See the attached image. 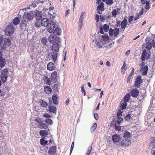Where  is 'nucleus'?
I'll return each instance as SVG.
<instances>
[{"label": "nucleus", "mask_w": 155, "mask_h": 155, "mask_svg": "<svg viewBox=\"0 0 155 155\" xmlns=\"http://www.w3.org/2000/svg\"><path fill=\"white\" fill-rule=\"evenodd\" d=\"M41 25L44 27H46L48 31L52 33L55 28L54 23L48 18H43L41 20H36L35 22V26L37 28H40Z\"/></svg>", "instance_id": "f257e3e1"}, {"label": "nucleus", "mask_w": 155, "mask_h": 155, "mask_svg": "<svg viewBox=\"0 0 155 155\" xmlns=\"http://www.w3.org/2000/svg\"><path fill=\"white\" fill-rule=\"evenodd\" d=\"M48 40L50 42L53 43L51 46V50L55 52L58 51L61 44L60 38L59 37L50 36Z\"/></svg>", "instance_id": "f03ea898"}, {"label": "nucleus", "mask_w": 155, "mask_h": 155, "mask_svg": "<svg viewBox=\"0 0 155 155\" xmlns=\"http://www.w3.org/2000/svg\"><path fill=\"white\" fill-rule=\"evenodd\" d=\"M14 27L13 25H9L7 26L5 30V35L8 36H11L14 32Z\"/></svg>", "instance_id": "7ed1b4c3"}, {"label": "nucleus", "mask_w": 155, "mask_h": 155, "mask_svg": "<svg viewBox=\"0 0 155 155\" xmlns=\"http://www.w3.org/2000/svg\"><path fill=\"white\" fill-rule=\"evenodd\" d=\"M3 41V45L2 46H1V50L2 52H4L6 50V46H9L11 44V41L8 39L5 38Z\"/></svg>", "instance_id": "20e7f679"}, {"label": "nucleus", "mask_w": 155, "mask_h": 155, "mask_svg": "<svg viewBox=\"0 0 155 155\" xmlns=\"http://www.w3.org/2000/svg\"><path fill=\"white\" fill-rule=\"evenodd\" d=\"M141 76L140 75L137 76L134 82V86L135 87L139 88L140 84L143 82V80L141 79Z\"/></svg>", "instance_id": "39448f33"}, {"label": "nucleus", "mask_w": 155, "mask_h": 155, "mask_svg": "<svg viewBox=\"0 0 155 155\" xmlns=\"http://www.w3.org/2000/svg\"><path fill=\"white\" fill-rule=\"evenodd\" d=\"M131 144L130 140L128 138H125L121 141L120 145L121 146L127 147Z\"/></svg>", "instance_id": "423d86ee"}, {"label": "nucleus", "mask_w": 155, "mask_h": 155, "mask_svg": "<svg viewBox=\"0 0 155 155\" xmlns=\"http://www.w3.org/2000/svg\"><path fill=\"white\" fill-rule=\"evenodd\" d=\"M57 73L56 71L53 72L51 74V80L54 83H56L57 81Z\"/></svg>", "instance_id": "0eeeda50"}, {"label": "nucleus", "mask_w": 155, "mask_h": 155, "mask_svg": "<svg viewBox=\"0 0 155 155\" xmlns=\"http://www.w3.org/2000/svg\"><path fill=\"white\" fill-rule=\"evenodd\" d=\"M104 4L103 2H101L98 5L97 8V13L99 14H101V12L104 10Z\"/></svg>", "instance_id": "6e6552de"}, {"label": "nucleus", "mask_w": 155, "mask_h": 155, "mask_svg": "<svg viewBox=\"0 0 155 155\" xmlns=\"http://www.w3.org/2000/svg\"><path fill=\"white\" fill-rule=\"evenodd\" d=\"M120 135L115 134L112 136V140L113 143L118 142L121 139Z\"/></svg>", "instance_id": "1a4fd4ad"}, {"label": "nucleus", "mask_w": 155, "mask_h": 155, "mask_svg": "<svg viewBox=\"0 0 155 155\" xmlns=\"http://www.w3.org/2000/svg\"><path fill=\"white\" fill-rule=\"evenodd\" d=\"M57 52L54 51L52 52L49 53L48 55V57H51V56L52 57L51 58L52 59V60L54 62H55L57 60L58 56Z\"/></svg>", "instance_id": "9d476101"}, {"label": "nucleus", "mask_w": 155, "mask_h": 155, "mask_svg": "<svg viewBox=\"0 0 155 155\" xmlns=\"http://www.w3.org/2000/svg\"><path fill=\"white\" fill-rule=\"evenodd\" d=\"M24 17L28 20H30L33 18V14L29 12H25L24 14Z\"/></svg>", "instance_id": "9b49d317"}, {"label": "nucleus", "mask_w": 155, "mask_h": 155, "mask_svg": "<svg viewBox=\"0 0 155 155\" xmlns=\"http://www.w3.org/2000/svg\"><path fill=\"white\" fill-rule=\"evenodd\" d=\"M35 16L36 18V20H41L42 19V15L41 12L38 10L35 11Z\"/></svg>", "instance_id": "f8f14e48"}, {"label": "nucleus", "mask_w": 155, "mask_h": 155, "mask_svg": "<svg viewBox=\"0 0 155 155\" xmlns=\"http://www.w3.org/2000/svg\"><path fill=\"white\" fill-rule=\"evenodd\" d=\"M54 30L53 31V34L51 36H58L60 35V33H61V28L56 27V28L55 30H54Z\"/></svg>", "instance_id": "ddd939ff"}, {"label": "nucleus", "mask_w": 155, "mask_h": 155, "mask_svg": "<svg viewBox=\"0 0 155 155\" xmlns=\"http://www.w3.org/2000/svg\"><path fill=\"white\" fill-rule=\"evenodd\" d=\"M84 12H82L80 15V18L79 20V29L80 30L82 27L83 25V16H84Z\"/></svg>", "instance_id": "4468645a"}, {"label": "nucleus", "mask_w": 155, "mask_h": 155, "mask_svg": "<svg viewBox=\"0 0 155 155\" xmlns=\"http://www.w3.org/2000/svg\"><path fill=\"white\" fill-rule=\"evenodd\" d=\"M56 152V147L55 146H52L48 150V153L49 155L54 154Z\"/></svg>", "instance_id": "2eb2a0df"}, {"label": "nucleus", "mask_w": 155, "mask_h": 155, "mask_svg": "<svg viewBox=\"0 0 155 155\" xmlns=\"http://www.w3.org/2000/svg\"><path fill=\"white\" fill-rule=\"evenodd\" d=\"M55 67L54 64L52 62H49L47 66V69L49 71H52L54 69Z\"/></svg>", "instance_id": "dca6fc26"}, {"label": "nucleus", "mask_w": 155, "mask_h": 155, "mask_svg": "<svg viewBox=\"0 0 155 155\" xmlns=\"http://www.w3.org/2000/svg\"><path fill=\"white\" fill-rule=\"evenodd\" d=\"M148 67L146 65L144 67H141L140 71L142 72V74L143 75H146L147 73Z\"/></svg>", "instance_id": "f3484780"}, {"label": "nucleus", "mask_w": 155, "mask_h": 155, "mask_svg": "<svg viewBox=\"0 0 155 155\" xmlns=\"http://www.w3.org/2000/svg\"><path fill=\"white\" fill-rule=\"evenodd\" d=\"M20 26L21 29L25 31L27 26V22L25 21H21Z\"/></svg>", "instance_id": "a211bd4d"}, {"label": "nucleus", "mask_w": 155, "mask_h": 155, "mask_svg": "<svg viewBox=\"0 0 155 155\" xmlns=\"http://www.w3.org/2000/svg\"><path fill=\"white\" fill-rule=\"evenodd\" d=\"M130 93L132 97H135L138 95L139 91L137 89H134L131 91Z\"/></svg>", "instance_id": "6ab92c4d"}, {"label": "nucleus", "mask_w": 155, "mask_h": 155, "mask_svg": "<svg viewBox=\"0 0 155 155\" xmlns=\"http://www.w3.org/2000/svg\"><path fill=\"white\" fill-rule=\"evenodd\" d=\"M52 100L54 104L57 105L58 104V97L56 94H54L52 96Z\"/></svg>", "instance_id": "aec40b11"}, {"label": "nucleus", "mask_w": 155, "mask_h": 155, "mask_svg": "<svg viewBox=\"0 0 155 155\" xmlns=\"http://www.w3.org/2000/svg\"><path fill=\"white\" fill-rule=\"evenodd\" d=\"M127 17L125 16L123 20L121 22L120 26L121 28L122 29H124L127 26V20L125 18H126Z\"/></svg>", "instance_id": "412c9836"}, {"label": "nucleus", "mask_w": 155, "mask_h": 155, "mask_svg": "<svg viewBox=\"0 0 155 155\" xmlns=\"http://www.w3.org/2000/svg\"><path fill=\"white\" fill-rule=\"evenodd\" d=\"M0 78L2 83H4L7 79L8 76L6 74L2 73L1 74Z\"/></svg>", "instance_id": "4be33fe9"}, {"label": "nucleus", "mask_w": 155, "mask_h": 155, "mask_svg": "<svg viewBox=\"0 0 155 155\" xmlns=\"http://www.w3.org/2000/svg\"><path fill=\"white\" fill-rule=\"evenodd\" d=\"M43 80L45 84L48 85H50L51 84V80L50 79V78H48L47 77L44 76L43 77Z\"/></svg>", "instance_id": "5701e85b"}, {"label": "nucleus", "mask_w": 155, "mask_h": 155, "mask_svg": "<svg viewBox=\"0 0 155 155\" xmlns=\"http://www.w3.org/2000/svg\"><path fill=\"white\" fill-rule=\"evenodd\" d=\"M120 104V109L121 110H123L126 108L127 105L126 102L122 101L121 102Z\"/></svg>", "instance_id": "b1692460"}, {"label": "nucleus", "mask_w": 155, "mask_h": 155, "mask_svg": "<svg viewBox=\"0 0 155 155\" xmlns=\"http://www.w3.org/2000/svg\"><path fill=\"white\" fill-rule=\"evenodd\" d=\"M49 112L53 113L56 114L57 108L53 106H50L49 107Z\"/></svg>", "instance_id": "393cba45"}, {"label": "nucleus", "mask_w": 155, "mask_h": 155, "mask_svg": "<svg viewBox=\"0 0 155 155\" xmlns=\"http://www.w3.org/2000/svg\"><path fill=\"white\" fill-rule=\"evenodd\" d=\"M44 91L47 94H49L52 91L51 88L48 86H45L44 88Z\"/></svg>", "instance_id": "a878e982"}, {"label": "nucleus", "mask_w": 155, "mask_h": 155, "mask_svg": "<svg viewBox=\"0 0 155 155\" xmlns=\"http://www.w3.org/2000/svg\"><path fill=\"white\" fill-rule=\"evenodd\" d=\"M39 134L42 137L48 135V132L46 130H40L39 131Z\"/></svg>", "instance_id": "bb28decb"}, {"label": "nucleus", "mask_w": 155, "mask_h": 155, "mask_svg": "<svg viewBox=\"0 0 155 155\" xmlns=\"http://www.w3.org/2000/svg\"><path fill=\"white\" fill-rule=\"evenodd\" d=\"M117 117V118L116 120L115 121V123L114 124H117V125H119L121 124L123 119V118L121 117Z\"/></svg>", "instance_id": "cd10ccee"}, {"label": "nucleus", "mask_w": 155, "mask_h": 155, "mask_svg": "<svg viewBox=\"0 0 155 155\" xmlns=\"http://www.w3.org/2000/svg\"><path fill=\"white\" fill-rule=\"evenodd\" d=\"M38 127L41 129H46L48 127V125L46 123H41L40 124H39Z\"/></svg>", "instance_id": "c85d7f7f"}, {"label": "nucleus", "mask_w": 155, "mask_h": 155, "mask_svg": "<svg viewBox=\"0 0 155 155\" xmlns=\"http://www.w3.org/2000/svg\"><path fill=\"white\" fill-rule=\"evenodd\" d=\"M6 62L5 59L3 58H0V67H4L5 64Z\"/></svg>", "instance_id": "c756f323"}, {"label": "nucleus", "mask_w": 155, "mask_h": 155, "mask_svg": "<svg viewBox=\"0 0 155 155\" xmlns=\"http://www.w3.org/2000/svg\"><path fill=\"white\" fill-rule=\"evenodd\" d=\"M40 106L42 107H46L48 105V103L45 101L42 100H40L39 101Z\"/></svg>", "instance_id": "7c9ffc66"}, {"label": "nucleus", "mask_w": 155, "mask_h": 155, "mask_svg": "<svg viewBox=\"0 0 155 155\" xmlns=\"http://www.w3.org/2000/svg\"><path fill=\"white\" fill-rule=\"evenodd\" d=\"M40 144L43 146L46 145L48 142V141L45 140L44 138H41L40 140Z\"/></svg>", "instance_id": "2f4dec72"}, {"label": "nucleus", "mask_w": 155, "mask_h": 155, "mask_svg": "<svg viewBox=\"0 0 155 155\" xmlns=\"http://www.w3.org/2000/svg\"><path fill=\"white\" fill-rule=\"evenodd\" d=\"M20 21L19 18L18 17H15L13 21V23L14 24L16 25H18Z\"/></svg>", "instance_id": "473e14b6"}, {"label": "nucleus", "mask_w": 155, "mask_h": 155, "mask_svg": "<svg viewBox=\"0 0 155 155\" xmlns=\"http://www.w3.org/2000/svg\"><path fill=\"white\" fill-rule=\"evenodd\" d=\"M102 28L105 32H107L109 30V26L108 25L104 24Z\"/></svg>", "instance_id": "72a5a7b5"}, {"label": "nucleus", "mask_w": 155, "mask_h": 155, "mask_svg": "<svg viewBox=\"0 0 155 155\" xmlns=\"http://www.w3.org/2000/svg\"><path fill=\"white\" fill-rule=\"evenodd\" d=\"M131 134L128 131H126L124 134V138H128L131 137Z\"/></svg>", "instance_id": "f704fd0d"}, {"label": "nucleus", "mask_w": 155, "mask_h": 155, "mask_svg": "<svg viewBox=\"0 0 155 155\" xmlns=\"http://www.w3.org/2000/svg\"><path fill=\"white\" fill-rule=\"evenodd\" d=\"M152 47L151 43L148 42L146 44V48L147 50H150Z\"/></svg>", "instance_id": "c9c22d12"}, {"label": "nucleus", "mask_w": 155, "mask_h": 155, "mask_svg": "<svg viewBox=\"0 0 155 155\" xmlns=\"http://www.w3.org/2000/svg\"><path fill=\"white\" fill-rule=\"evenodd\" d=\"M130 94H127L125 96L124 98V101L127 102L129 101L130 99Z\"/></svg>", "instance_id": "e433bc0d"}, {"label": "nucleus", "mask_w": 155, "mask_h": 155, "mask_svg": "<svg viewBox=\"0 0 155 155\" xmlns=\"http://www.w3.org/2000/svg\"><path fill=\"white\" fill-rule=\"evenodd\" d=\"M97 127V124L96 123H94L92 127L91 128V133H93Z\"/></svg>", "instance_id": "4c0bfd02"}, {"label": "nucleus", "mask_w": 155, "mask_h": 155, "mask_svg": "<svg viewBox=\"0 0 155 155\" xmlns=\"http://www.w3.org/2000/svg\"><path fill=\"white\" fill-rule=\"evenodd\" d=\"M45 121L46 123L50 125H51L53 123L52 120L50 118L46 119L45 120Z\"/></svg>", "instance_id": "58836bf2"}, {"label": "nucleus", "mask_w": 155, "mask_h": 155, "mask_svg": "<svg viewBox=\"0 0 155 155\" xmlns=\"http://www.w3.org/2000/svg\"><path fill=\"white\" fill-rule=\"evenodd\" d=\"M105 3L107 5H111L114 3L113 0H107Z\"/></svg>", "instance_id": "ea45409f"}, {"label": "nucleus", "mask_w": 155, "mask_h": 155, "mask_svg": "<svg viewBox=\"0 0 155 155\" xmlns=\"http://www.w3.org/2000/svg\"><path fill=\"white\" fill-rule=\"evenodd\" d=\"M119 29L116 28L115 29L114 31V34L115 36H116L119 34Z\"/></svg>", "instance_id": "a19ab883"}, {"label": "nucleus", "mask_w": 155, "mask_h": 155, "mask_svg": "<svg viewBox=\"0 0 155 155\" xmlns=\"http://www.w3.org/2000/svg\"><path fill=\"white\" fill-rule=\"evenodd\" d=\"M149 4H150L149 1H148V2H146V3H145L146 5L145 6V9L147 10H149L150 8V7L149 5Z\"/></svg>", "instance_id": "79ce46f5"}, {"label": "nucleus", "mask_w": 155, "mask_h": 155, "mask_svg": "<svg viewBox=\"0 0 155 155\" xmlns=\"http://www.w3.org/2000/svg\"><path fill=\"white\" fill-rule=\"evenodd\" d=\"M131 118V115L130 114H128L125 117L124 119L127 121H129Z\"/></svg>", "instance_id": "37998d69"}, {"label": "nucleus", "mask_w": 155, "mask_h": 155, "mask_svg": "<svg viewBox=\"0 0 155 155\" xmlns=\"http://www.w3.org/2000/svg\"><path fill=\"white\" fill-rule=\"evenodd\" d=\"M117 124H114V126L115 127V128L116 130L118 131H120L121 130V127L120 126H118Z\"/></svg>", "instance_id": "c03bdc74"}, {"label": "nucleus", "mask_w": 155, "mask_h": 155, "mask_svg": "<svg viewBox=\"0 0 155 155\" xmlns=\"http://www.w3.org/2000/svg\"><path fill=\"white\" fill-rule=\"evenodd\" d=\"M112 14L113 16H114V17H116L117 14L116 10V9H114L112 11Z\"/></svg>", "instance_id": "a18cd8bd"}, {"label": "nucleus", "mask_w": 155, "mask_h": 155, "mask_svg": "<svg viewBox=\"0 0 155 155\" xmlns=\"http://www.w3.org/2000/svg\"><path fill=\"white\" fill-rule=\"evenodd\" d=\"M41 42L44 45H46L47 42L46 39L45 38H43L41 40Z\"/></svg>", "instance_id": "49530a36"}, {"label": "nucleus", "mask_w": 155, "mask_h": 155, "mask_svg": "<svg viewBox=\"0 0 155 155\" xmlns=\"http://www.w3.org/2000/svg\"><path fill=\"white\" fill-rule=\"evenodd\" d=\"M114 31V30L111 28L110 29L109 32V35L110 36H113Z\"/></svg>", "instance_id": "de8ad7c7"}, {"label": "nucleus", "mask_w": 155, "mask_h": 155, "mask_svg": "<svg viewBox=\"0 0 155 155\" xmlns=\"http://www.w3.org/2000/svg\"><path fill=\"white\" fill-rule=\"evenodd\" d=\"M134 16L133 15L129 16L128 22L131 24V22L133 20Z\"/></svg>", "instance_id": "09e8293b"}, {"label": "nucleus", "mask_w": 155, "mask_h": 155, "mask_svg": "<svg viewBox=\"0 0 155 155\" xmlns=\"http://www.w3.org/2000/svg\"><path fill=\"white\" fill-rule=\"evenodd\" d=\"M81 91L82 93H84V96L86 95V92L85 91V90L84 89V86L83 85L81 87Z\"/></svg>", "instance_id": "8fccbe9b"}, {"label": "nucleus", "mask_w": 155, "mask_h": 155, "mask_svg": "<svg viewBox=\"0 0 155 155\" xmlns=\"http://www.w3.org/2000/svg\"><path fill=\"white\" fill-rule=\"evenodd\" d=\"M122 112H121L120 110L119 109L117 114V117H120V116L122 115Z\"/></svg>", "instance_id": "3c124183"}, {"label": "nucleus", "mask_w": 155, "mask_h": 155, "mask_svg": "<svg viewBox=\"0 0 155 155\" xmlns=\"http://www.w3.org/2000/svg\"><path fill=\"white\" fill-rule=\"evenodd\" d=\"M35 121L37 122L38 123L40 124L41 123H42L43 122V121L41 120L40 118H38L37 119H36Z\"/></svg>", "instance_id": "603ef678"}, {"label": "nucleus", "mask_w": 155, "mask_h": 155, "mask_svg": "<svg viewBox=\"0 0 155 155\" xmlns=\"http://www.w3.org/2000/svg\"><path fill=\"white\" fill-rule=\"evenodd\" d=\"M54 9V7H50L49 8V10L50 12H48V14L50 15H51L53 12H52Z\"/></svg>", "instance_id": "864d4df0"}, {"label": "nucleus", "mask_w": 155, "mask_h": 155, "mask_svg": "<svg viewBox=\"0 0 155 155\" xmlns=\"http://www.w3.org/2000/svg\"><path fill=\"white\" fill-rule=\"evenodd\" d=\"M146 56V54L142 53V55H141V60L142 61H145Z\"/></svg>", "instance_id": "5fc2aeb1"}, {"label": "nucleus", "mask_w": 155, "mask_h": 155, "mask_svg": "<svg viewBox=\"0 0 155 155\" xmlns=\"http://www.w3.org/2000/svg\"><path fill=\"white\" fill-rule=\"evenodd\" d=\"M74 142H73L70 148V154H71L72 151V150H73V148H74Z\"/></svg>", "instance_id": "6e6d98bb"}, {"label": "nucleus", "mask_w": 155, "mask_h": 155, "mask_svg": "<svg viewBox=\"0 0 155 155\" xmlns=\"http://www.w3.org/2000/svg\"><path fill=\"white\" fill-rule=\"evenodd\" d=\"M140 16L139 15V14H137L135 16V17L134 18V21H136L138 19L140 18Z\"/></svg>", "instance_id": "4d7b16f0"}, {"label": "nucleus", "mask_w": 155, "mask_h": 155, "mask_svg": "<svg viewBox=\"0 0 155 155\" xmlns=\"http://www.w3.org/2000/svg\"><path fill=\"white\" fill-rule=\"evenodd\" d=\"M3 38L2 36H0V49H1V46H2L1 45L3 41Z\"/></svg>", "instance_id": "13d9d810"}, {"label": "nucleus", "mask_w": 155, "mask_h": 155, "mask_svg": "<svg viewBox=\"0 0 155 155\" xmlns=\"http://www.w3.org/2000/svg\"><path fill=\"white\" fill-rule=\"evenodd\" d=\"M95 19L96 21V22H98L99 20V15L96 14L95 15Z\"/></svg>", "instance_id": "bf43d9fd"}, {"label": "nucleus", "mask_w": 155, "mask_h": 155, "mask_svg": "<svg viewBox=\"0 0 155 155\" xmlns=\"http://www.w3.org/2000/svg\"><path fill=\"white\" fill-rule=\"evenodd\" d=\"M99 32L100 34H104V33L103 31V29L102 26H101L100 28Z\"/></svg>", "instance_id": "052dcab7"}, {"label": "nucleus", "mask_w": 155, "mask_h": 155, "mask_svg": "<svg viewBox=\"0 0 155 155\" xmlns=\"http://www.w3.org/2000/svg\"><path fill=\"white\" fill-rule=\"evenodd\" d=\"M2 72V73L7 74L8 72V69L7 68L4 69L3 70Z\"/></svg>", "instance_id": "680f3d73"}, {"label": "nucleus", "mask_w": 155, "mask_h": 155, "mask_svg": "<svg viewBox=\"0 0 155 155\" xmlns=\"http://www.w3.org/2000/svg\"><path fill=\"white\" fill-rule=\"evenodd\" d=\"M94 118L96 120H97L98 119V115L97 114L95 113L94 115Z\"/></svg>", "instance_id": "e2e57ef3"}, {"label": "nucleus", "mask_w": 155, "mask_h": 155, "mask_svg": "<svg viewBox=\"0 0 155 155\" xmlns=\"http://www.w3.org/2000/svg\"><path fill=\"white\" fill-rule=\"evenodd\" d=\"M92 146L89 147L87 149V152H88V153H90L91 151L92 150Z\"/></svg>", "instance_id": "0e129e2a"}, {"label": "nucleus", "mask_w": 155, "mask_h": 155, "mask_svg": "<svg viewBox=\"0 0 155 155\" xmlns=\"http://www.w3.org/2000/svg\"><path fill=\"white\" fill-rule=\"evenodd\" d=\"M43 117H45L48 118L51 117V116L48 114H45L43 115Z\"/></svg>", "instance_id": "69168bd1"}, {"label": "nucleus", "mask_w": 155, "mask_h": 155, "mask_svg": "<svg viewBox=\"0 0 155 155\" xmlns=\"http://www.w3.org/2000/svg\"><path fill=\"white\" fill-rule=\"evenodd\" d=\"M100 18L101 21L102 22L105 20L104 16V15H101L100 16Z\"/></svg>", "instance_id": "338daca9"}, {"label": "nucleus", "mask_w": 155, "mask_h": 155, "mask_svg": "<svg viewBox=\"0 0 155 155\" xmlns=\"http://www.w3.org/2000/svg\"><path fill=\"white\" fill-rule=\"evenodd\" d=\"M151 43L152 45V46L155 47V42L153 39L152 40Z\"/></svg>", "instance_id": "774afa93"}]
</instances>
